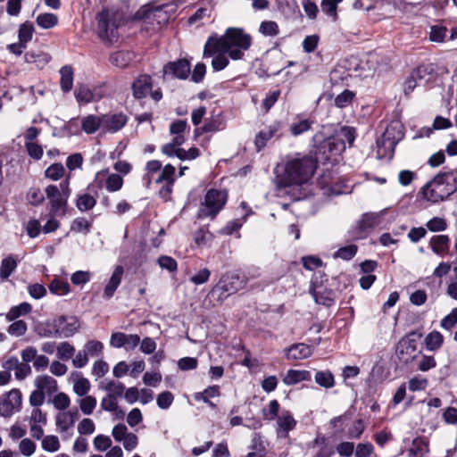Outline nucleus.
Masks as SVG:
<instances>
[{
	"instance_id": "f257e3e1",
	"label": "nucleus",
	"mask_w": 457,
	"mask_h": 457,
	"mask_svg": "<svg viewBox=\"0 0 457 457\" xmlns=\"http://www.w3.org/2000/svg\"><path fill=\"white\" fill-rule=\"evenodd\" d=\"M317 168L316 161L309 155L287 156L274 169L275 183L278 188L306 185Z\"/></svg>"
},
{
	"instance_id": "f03ea898",
	"label": "nucleus",
	"mask_w": 457,
	"mask_h": 457,
	"mask_svg": "<svg viewBox=\"0 0 457 457\" xmlns=\"http://www.w3.org/2000/svg\"><path fill=\"white\" fill-rule=\"evenodd\" d=\"M252 45V37L242 29L228 28L220 37H210L205 43L204 56L211 57L216 51L227 52L232 60H242Z\"/></svg>"
},
{
	"instance_id": "7ed1b4c3",
	"label": "nucleus",
	"mask_w": 457,
	"mask_h": 457,
	"mask_svg": "<svg viewBox=\"0 0 457 457\" xmlns=\"http://www.w3.org/2000/svg\"><path fill=\"white\" fill-rule=\"evenodd\" d=\"M456 191L457 170L437 174L421 188L424 199L432 204L446 200Z\"/></svg>"
},
{
	"instance_id": "20e7f679",
	"label": "nucleus",
	"mask_w": 457,
	"mask_h": 457,
	"mask_svg": "<svg viewBox=\"0 0 457 457\" xmlns=\"http://www.w3.org/2000/svg\"><path fill=\"white\" fill-rule=\"evenodd\" d=\"M97 34L99 37L109 43L115 42L119 37V28L125 23V13L117 8H104L96 14Z\"/></svg>"
},
{
	"instance_id": "39448f33",
	"label": "nucleus",
	"mask_w": 457,
	"mask_h": 457,
	"mask_svg": "<svg viewBox=\"0 0 457 457\" xmlns=\"http://www.w3.org/2000/svg\"><path fill=\"white\" fill-rule=\"evenodd\" d=\"M228 198V191L225 189H209L200 202L196 217L213 220L223 210Z\"/></svg>"
},
{
	"instance_id": "423d86ee",
	"label": "nucleus",
	"mask_w": 457,
	"mask_h": 457,
	"mask_svg": "<svg viewBox=\"0 0 457 457\" xmlns=\"http://www.w3.org/2000/svg\"><path fill=\"white\" fill-rule=\"evenodd\" d=\"M46 196L49 200L52 215H64L68 199L71 194L70 188V177H67L58 186L49 185L45 189Z\"/></svg>"
},
{
	"instance_id": "0eeeda50",
	"label": "nucleus",
	"mask_w": 457,
	"mask_h": 457,
	"mask_svg": "<svg viewBox=\"0 0 457 457\" xmlns=\"http://www.w3.org/2000/svg\"><path fill=\"white\" fill-rule=\"evenodd\" d=\"M422 337L420 333L410 332L400 339L396 345L395 353L400 361L409 363L418 356V339Z\"/></svg>"
},
{
	"instance_id": "6e6552de",
	"label": "nucleus",
	"mask_w": 457,
	"mask_h": 457,
	"mask_svg": "<svg viewBox=\"0 0 457 457\" xmlns=\"http://www.w3.org/2000/svg\"><path fill=\"white\" fill-rule=\"evenodd\" d=\"M245 284V278H241L238 274L227 273L220 278L212 292H220L219 298L222 300L243 288Z\"/></svg>"
},
{
	"instance_id": "1a4fd4ad",
	"label": "nucleus",
	"mask_w": 457,
	"mask_h": 457,
	"mask_svg": "<svg viewBox=\"0 0 457 457\" xmlns=\"http://www.w3.org/2000/svg\"><path fill=\"white\" fill-rule=\"evenodd\" d=\"M22 395L19 389L11 391L0 396V416L10 418L21 408Z\"/></svg>"
},
{
	"instance_id": "9d476101",
	"label": "nucleus",
	"mask_w": 457,
	"mask_h": 457,
	"mask_svg": "<svg viewBox=\"0 0 457 457\" xmlns=\"http://www.w3.org/2000/svg\"><path fill=\"white\" fill-rule=\"evenodd\" d=\"M356 137L355 129L353 127H342L337 136L326 141L322 147L335 149L337 152H342L345 149V145L351 146Z\"/></svg>"
},
{
	"instance_id": "9b49d317",
	"label": "nucleus",
	"mask_w": 457,
	"mask_h": 457,
	"mask_svg": "<svg viewBox=\"0 0 457 457\" xmlns=\"http://www.w3.org/2000/svg\"><path fill=\"white\" fill-rule=\"evenodd\" d=\"M386 210H382L378 212H366L361 216V219L359 220L357 228L358 235L356 237L361 238L364 237L369 231L372 228L379 226L382 222L383 216L385 215Z\"/></svg>"
},
{
	"instance_id": "f8f14e48",
	"label": "nucleus",
	"mask_w": 457,
	"mask_h": 457,
	"mask_svg": "<svg viewBox=\"0 0 457 457\" xmlns=\"http://www.w3.org/2000/svg\"><path fill=\"white\" fill-rule=\"evenodd\" d=\"M79 327L76 317L61 316L55 321L54 337H69L74 335Z\"/></svg>"
},
{
	"instance_id": "ddd939ff",
	"label": "nucleus",
	"mask_w": 457,
	"mask_h": 457,
	"mask_svg": "<svg viewBox=\"0 0 457 457\" xmlns=\"http://www.w3.org/2000/svg\"><path fill=\"white\" fill-rule=\"evenodd\" d=\"M190 62L187 59L170 62L163 67V73L179 79H186L190 74Z\"/></svg>"
},
{
	"instance_id": "4468645a",
	"label": "nucleus",
	"mask_w": 457,
	"mask_h": 457,
	"mask_svg": "<svg viewBox=\"0 0 457 457\" xmlns=\"http://www.w3.org/2000/svg\"><path fill=\"white\" fill-rule=\"evenodd\" d=\"M136 20L145 21L147 23L153 24L156 21L158 25L167 21L166 13L160 6L152 8L148 5L142 6L135 14Z\"/></svg>"
},
{
	"instance_id": "2eb2a0df",
	"label": "nucleus",
	"mask_w": 457,
	"mask_h": 457,
	"mask_svg": "<svg viewBox=\"0 0 457 457\" xmlns=\"http://www.w3.org/2000/svg\"><path fill=\"white\" fill-rule=\"evenodd\" d=\"M128 121V117L122 112L107 113L102 115V129L108 133H116L120 130Z\"/></svg>"
},
{
	"instance_id": "dca6fc26",
	"label": "nucleus",
	"mask_w": 457,
	"mask_h": 457,
	"mask_svg": "<svg viewBox=\"0 0 457 457\" xmlns=\"http://www.w3.org/2000/svg\"><path fill=\"white\" fill-rule=\"evenodd\" d=\"M95 181L98 184V187H102V183L104 181V187L108 192L119 191L123 186V179L120 175L116 173L108 174L107 170L97 172Z\"/></svg>"
},
{
	"instance_id": "f3484780",
	"label": "nucleus",
	"mask_w": 457,
	"mask_h": 457,
	"mask_svg": "<svg viewBox=\"0 0 457 457\" xmlns=\"http://www.w3.org/2000/svg\"><path fill=\"white\" fill-rule=\"evenodd\" d=\"M277 419V434L278 436L286 438L288 436L289 431L293 430L296 426V420L288 410H282Z\"/></svg>"
},
{
	"instance_id": "a211bd4d",
	"label": "nucleus",
	"mask_w": 457,
	"mask_h": 457,
	"mask_svg": "<svg viewBox=\"0 0 457 457\" xmlns=\"http://www.w3.org/2000/svg\"><path fill=\"white\" fill-rule=\"evenodd\" d=\"M153 88L152 78L149 75L138 76L132 84L133 96L137 99L146 97Z\"/></svg>"
},
{
	"instance_id": "6ab92c4d",
	"label": "nucleus",
	"mask_w": 457,
	"mask_h": 457,
	"mask_svg": "<svg viewBox=\"0 0 457 457\" xmlns=\"http://www.w3.org/2000/svg\"><path fill=\"white\" fill-rule=\"evenodd\" d=\"M123 273H124V269L122 266L118 265L114 269L108 283L106 284V286L104 287V295H103L104 298L110 299L113 296L115 291L117 290L118 287L120 286V284L121 282Z\"/></svg>"
},
{
	"instance_id": "aec40b11",
	"label": "nucleus",
	"mask_w": 457,
	"mask_h": 457,
	"mask_svg": "<svg viewBox=\"0 0 457 457\" xmlns=\"http://www.w3.org/2000/svg\"><path fill=\"white\" fill-rule=\"evenodd\" d=\"M78 415L79 411L77 409L71 410L69 411L59 412L55 416V424L61 429V431L65 432L73 427Z\"/></svg>"
},
{
	"instance_id": "412c9836",
	"label": "nucleus",
	"mask_w": 457,
	"mask_h": 457,
	"mask_svg": "<svg viewBox=\"0 0 457 457\" xmlns=\"http://www.w3.org/2000/svg\"><path fill=\"white\" fill-rule=\"evenodd\" d=\"M312 354V348L303 343L293 345L286 350L287 358L289 360H303Z\"/></svg>"
},
{
	"instance_id": "4be33fe9",
	"label": "nucleus",
	"mask_w": 457,
	"mask_h": 457,
	"mask_svg": "<svg viewBox=\"0 0 457 457\" xmlns=\"http://www.w3.org/2000/svg\"><path fill=\"white\" fill-rule=\"evenodd\" d=\"M27 63H33L38 69H43L51 60L49 54L41 50H30L24 55Z\"/></svg>"
},
{
	"instance_id": "5701e85b",
	"label": "nucleus",
	"mask_w": 457,
	"mask_h": 457,
	"mask_svg": "<svg viewBox=\"0 0 457 457\" xmlns=\"http://www.w3.org/2000/svg\"><path fill=\"white\" fill-rule=\"evenodd\" d=\"M377 157L378 159H392L395 153V145L386 140L381 136L376 141Z\"/></svg>"
},
{
	"instance_id": "b1692460",
	"label": "nucleus",
	"mask_w": 457,
	"mask_h": 457,
	"mask_svg": "<svg viewBox=\"0 0 457 457\" xmlns=\"http://www.w3.org/2000/svg\"><path fill=\"white\" fill-rule=\"evenodd\" d=\"M450 238L447 235H438L431 237L430 247L437 255L444 256L449 251Z\"/></svg>"
},
{
	"instance_id": "393cba45",
	"label": "nucleus",
	"mask_w": 457,
	"mask_h": 457,
	"mask_svg": "<svg viewBox=\"0 0 457 457\" xmlns=\"http://www.w3.org/2000/svg\"><path fill=\"white\" fill-rule=\"evenodd\" d=\"M35 386L45 394H54L57 391V381L48 375L37 376L35 378Z\"/></svg>"
},
{
	"instance_id": "a878e982",
	"label": "nucleus",
	"mask_w": 457,
	"mask_h": 457,
	"mask_svg": "<svg viewBox=\"0 0 457 457\" xmlns=\"http://www.w3.org/2000/svg\"><path fill=\"white\" fill-rule=\"evenodd\" d=\"M428 453V442L426 437L413 439L411 446L407 451L408 457H425Z\"/></svg>"
},
{
	"instance_id": "bb28decb",
	"label": "nucleus",
	"mask_w": 457,
	"mask_h": 457,
	"mask_svg": "<svg viewBox=\"0 0 457 457\" xmlns=\"http://www.w3.org/2000/svg\"><path fill=\"white\" fill-rule=\"evenodd\" d=\"M81 129L87 134H93L102 129V115L88 114L80 120Z\"/></svg>"
},
{
	"instance_id": "cd10ccee",
	"label": "nucleus",
	"mask_w": 457,
	"mask_h": 457,
	"mask_svg": "<svg viewBox=\"0 0 457 457\" xmlns=\"http://www.w3.org/2000/svg\"><path fill=\"white\" fill-rule=\"evenodd\" d=\"M135 55L130 51L120 50L111 54L109 60L112 64L119 68H126L133 61Z\"/></svg>"
},
{
	"instance_id": "c85d7f7f",
	"label": "nucleus",
	"mask_w": 457,
	"mask_h": 457,
	"mask_svg": "<svg viewBox=\"0 0 457 457\" xmlns=\"http://www.w3.org/2000/svg\"><path fill=\"white\" fill-rule=\"evenodd\" d=\"M312 379V374L308 370H289L283 378V382L287 386L295 385L302 381Z\"/></svg>"
},
{
	"instance_id": "c756f323",
	"label": "nucleus",
	"mask_w": 457,
	"mask_h": 457,
	"mask_svg": "<svg viewBox=\"0 0 457 457\" xmlns=\"http://www.w3.org/2000/svg\"><path fill=\"white\" fill-rule=\"evenodd\" d=\"M60 87L63 93H68L73 87V69L70 65L62 66L60 69Z\"/></svg>"
},
{
	"instance_id": "7c9ffc66",
	"label": "nucleus",
	"mask_w": 457,
	"mask_h": 457,
	"mask_svg": "<svg viewBox=\"0 0 457 457\" xmlns=\"http://www.w3.org/2000/svg\"><path fill=\"white\" fill-rule=\"evenodd\" d=\"M219 386H212L205 388L203 392L195 394V399L196 401H203L207 403L210 407L215 408L216 405L211 401V398L217 397L220 395Z\"/></svg>"
},
{
	"instance_id": "2f4dec72",
	"label": "nucleus",
	"mask_w": 457,
	"mask_h": 457,
	"mask_svg": "<svg viewBox=\"0 0 457 457\" xmlns=\"http://www.w3.org/2000/svg\"><path fill=\"white\" fill-rule=\"evenodd\" d=\"M386 140H389L394 145H397V143L403 137V132L402 130V125L395 122L388 125L382 134Z\"/></svg>"
},
{
	"instance_id": "473e14b6",
	"label": "nucleus",
	"mask_w": 457,
	"mask_h": 457,
	"mask_svg": "<svg viewBox=\"0 0 457 457\" xmlns=\"http://www.w3.org/2000/svg\"><path fill=\"white\" fill-rule=\"evenodd\" d=\"M96 204V198L88 193H82L77 195L76 206L82 212L92 210Z\"/></svg>"
},
{
	"instance_id": "72a5a7b5",
	"label": "nucleus",
	"mask_w": 457,
	"mask_h": 457,
	"mask_svg": "<svg viewBox=\"0 0 457 457\" xmlns=\"http://www.w3.org/2000/svg\"><path fill=\"white\" fill-rule=\"evenodd\" d=\"M424 343L427 350L434 352L442 347L444 337L439 331L435 330L426 336Z\"/></svg>"
},
{
	"instance_id": "f704fd0d",
	"label": "nucleus",
	"mask_w": 457,
	"mask_h": 457,
	"mask_svg": "<svg viewBox=\"0 0 457 457\" xmlns=\"http://www.w3.org/2000/svg\"><path fill=\"white\" fill-rule=\"evenodd\" d=\"M74 96L79 104H87L94 101V92L86 85H79L74 91Z\"/></svg>"
},
{
	"instance_id": "c9c22d12",
	"label": "nucleus",
	"mask_w": 457,
	"mask_h": 457,
	"mask_svg": "<svg viewBox=\"0 0 457 457\" xmlns=\"http://www.w3.org/2000/svg\"><path fill=\"white\" fill-rule=\"evenodd\" d=\"M278 132L276 126H270L268 129L261 130L255 137V145L258 150H261L266 145L268 140L273 137Z\"/></svg>"
},
{
	"instance_id": "e433bc0d",
	"label": "nucleus",
	"mask_w": 457,
	"mask_h": 457,
	"mask_svg": "<svg viewBox=\"0 0 457 457\" xmlns=\"http://www.w3.org/2000/svg\"><path fill=\"white\" fill-rule=\"evenodd\" d=\"M343 0H321V11L334 21H337V7Z\"/></svg>"
},
{
	"instance_id": "4c0bfd02",
	"label": "nucleus",
	"mask_w": 457,
	"mask_h": 457,
	"mask_svg": "<svg viewBox=\"0 0 457 457\" xmlns=\"http://www.w3.org/2000/svg\"><path fill=\"white\" fill-rule=\"evenodd\" d=\"M36 22L40 28L48 29L58 24V17L56 14L50 12L40 13L37 15Z\"/></svg>"
},
{
	"instance_id": "58836bf2",
	"label": "nucleus",
	"mask_w": 457,
	"mask_h": 457,
	"mask_svg": "<svg viewBox=\"0 0 457 457\" xmlns=\"http://www.w3.org/2000/svg\"><path fill=\"white\" fill-rule=\"evenodd\" d=\"M312 295L317 303L330 306L334 303V293L332 290L322 289L313 290Z\"/></svg>"
},
{
	"instance_id": "ea45409f",
	"label": "nucleus",
	"mask_w": 457,
	"mask_h": 457,
	"mask_svg": "<svg viewBox=\"0 0 457 457\" xmlns=\"http://www.w3.org/2000/svg\"><path fill=\"white\" fill-rule=\"evenodd\" d=\"M17 262L12 256H8L2 260L0 266V278L2 280H6L11 274L15 270Z\"/></svg>"
},
{
	"instance_id": "a19ab883",
	"label": "nucleus",
	"mask_w": 457,
	"mask_h": 457,
	"mask_svg": "<svg viewBox=\"0 0 457 457\" xmlns=\"http://www.w3.org/2000/svg\"><path fill=\"white\" fill-rule=\"evenodd\" d=\"M49 290L57 295H65L70 292V285L65 280L54 278L49 284Z\"/></svg>"
},
{
	"instance_id": "79ce46f5",
	"label": "nucleus",
	"mask_w": 457,
	"mask_h": 457,
	"mask_svg": "<svg viewBox=\"0 0 457 457\" xmlns=\"http://www.w3.org/2000/svg\"><path fill=\"white\" fill-rule=\"evenodd\" d=\"M228 53L223 51H216L212 55V68L214 71H220L224 70L229 63L228 59Z\"/></svg>"
},
{
	"instance_id": "37998d69",
	"label": "nucleus",
	"mask_w": 457,
	"mask_h": 457,
	"mask_svg": "<svg viewBox=\"0 0 457 457\" xmlns=\"http://www.w3.org/2000/svg\"><path fill=\"white\" fill-rule=\"evenodd\" d=\"M32 310L31 305L29 303H21L17 306H13L6 314L8 320H14L17 318L29 313Z\"/></svg>"
},
{
	"instance_id": "c03bdc74",
	"label": "nucleus",
	"mask_w": 457,
	"mask_h": 457,
	"mask_svg": "<svg viewBox=\"0 0 457 457\" xmlns=\"http://www.w3.org/2000/svg\"><path fill=\"white\" fill-rule=\"evenodd\" d=\"M314 379L319 386L325 388H331L335 385L334 376L328 370L316 372Z\"/></svg>"
},
{
	"instance_id": "a18cd8bd",
	"label": "nucleus",
	"mask_w": 457,
	"mask_h": 457,
	"mask_svg": "<svg viewBox=\"0 0 457 457\" xmlns=\"http://www.w3.org/2000/svg\"><path fill=\"white\" fill-rule=\"evenodd\" d=\"M83 350L88 358L98 357L103 353L104 345L98 340H89L85 344Z\"/></svg>"
},
{
	"instance_id": "49530a36",
	"label": "nucleus",
	"mask_w": 457,
	"mask_h": 457,
	"mask_svg": "<svg viewBox=\"0 0 457 457\" xmlns=\"http://www.w3.org/2000/svg\"><path fill=\"white\" fill-rule=\"evenodd\" d=\"M225 128L223 120L219 117H212L210 120H206L204 125L201 128L202 133L216 132L222 130Z\"/></svg>"
},
{
	"instance_id": "de8ad7c7",
	"label": "nucleus",
	"mask_w": 457,
	"mask_h": 457,
	"mask_svg": "<svg viewBox=\"0 0 457 457\" xmlns=\"http://www.w3.org/2000/svg\"><path fill=\"white\" fill-rule=\"evenodd\" d=\"M92 223L84 217H78L73 220L71 230L76 233L87 234L90 232Z\"/></svg>"
},
{
	"instance_id": "09e8293b",
	"label": "nucleus",
	"mask_w": 457,
	"mask_h": 457,
	"mask_svg": "<svg viewBox=\"0 0 457 457\" xmlns=\"http://www.w3.org/2000/svg\"><path fill=\"white\" fill-rule=\"evenodd\" d=\"M65 169L63 165L60 162L54 163L50 165L46 170H45V176L46 178L56 181L62 179L64 175Z\"/></svg>"
},
{
	"instance_id": "8fccbe9b",
	"label": "nucleus",
	"mask_w": 457,
	"mask_h": 457,
	"mask_svg": "<svg viewBox=\"0 0 457 457\" xmlns=\"http://www.w3.org/2000/svg\"><path fill=\"white\" fill-rule=\"evenodd\" d=\"M432 71L433 69L428 66L420 65L412 71L411 76H412L420 85L423 82L428 83L430 79L427 77L431 75Z\"/></svg>"
},
{
	"instance_id": "3c124183",
	"label": "nucleus",
	"mask_w": 457,
	"mask_h": 457,
	"mask_svg": "<svg viewBox=\"0 0 457 457\" xmlns=\"http://www.w3.org/2000/svg\"><path fill=\"white\" fill-rule=\"evenodd\" d=\"M312 121L308 119H300L298 121L294 122L290 127V132L293 136L297 137L312 127Z\"/></svg>"
},
{
	"instance_id": "603ef678",
	"label": "nucleus",
	"mask_w": 457,
	"mask_h": 457,
	"mask_svg": "<svg viewBox=\"0 0 457 457\" xmlns=\"http://www.w3.org/2000/svg\"><path fill=\"white\" fill-rule=\"evenodd\" d=\"M280 405L277 400H271L267 408L262 409V415L266 420H275L280 413Z\"/></svg>"
},
{
	"instance_id": "864d4df0",
	"label": "nucleus",
	"mask_w": 457,
	"mask_h": 457,
	"mask_svg": "<svg viewBox=\"0 0 457 457\" xmlns=\"http://www.w3.org/2000/svg\"><path fill=\"white\" fill-rule=\"evenodd\" d=\"M34 26L31 22L26 21L20 26L19 40L22 44H27L32 39Z\"/></svg>"
},
{
	"instance_id": "5fc2aeb1",
	"label": "nucleus",
	"mask_w": 457,
	"mask_h": 457,
	"mask_svg": "<svg viewBox=\"0 0 457 457\" xmlns=\"http://www.w3.org/2000/svg\"><path fill=\"white\" fill-rule=\"evenodd\" d=\"M79 405L85 415H90L96 406V399L92 395H85L79 400Z\"/></svg>"
},
{
	"instance_id": "6e6d98bb",
	"label": "nucleus",
	"mask_w": 457,
	"mask_h": 457,
	"mask_svg": "<svg viewBox=\"0 0 457 457\" xmlns=\"http://www.w3.org/2000/svg\"><path fill=\"white\" fill-rule=\"evenodd\" d=\"M355 457H378L374 446L370 443L358 444L354 452Z\"/></svg>"
},
{
	"instance_id": "4d7b16f0",
	"label": "nucleus",
	"mask_w": 457,
	"mask_h": 457,
	"mask_svg": "<svg viewBox=\"0 0 457 457\" xmlns=\"http://www.w3.org/2000/svg\"><path fill=\"white\" fill-rule=\"evenodd\" d=\"M56 350L58 358L62 361L70 360L75 353L74 346L68 342H62L59 344Z\"/></svg>"
},
{
	"instance_id": "13d9d810",
	"label": "nucleus",
	"mask_w": 457,
	"mask_h": 457,
	"mask_svg": "<svg viewBox=\"0 0 457 457\" xmlns=\"http://www.w3.org/2000/svg\"><path fill=\"white\" fill-rule=\"evenodd\" d=\"M357 246L355 245H349L346 246L340 247L335 253V258H340L345 261L353 259L357 253Z\"/></svg>"
},
{
	"instance_id": "bf43d9fd",
	"label": "nucleus",
	"mask_w": 457,
	"mask_h": 457,
	"mask_svg": "<svg viewBox=\"0 0 457 457\" xmlns=\"http://www.w3.org/2000/svg\"><path fill=\"white\" fill-rule=\"evenodd\" d=\"M259 32L266 37H275L278 34L279 29L277 22L265 21L261 23Z\"/></svg>"
},
{
	"instance_id": "052dcab7",
	"label": "nucleus",
	"mask_w": 457,
	"mask_h": 457,
	"mask_svg": "<svg viewBox=\"0 0 457 457\" xmlns=\"http://www.w3.org/2000/svg\"><path fill=\"white\" fill-rule=\"evenodd\" d=\"M175 167L171 164L164 166L158 178L155 179V183L170 182L174 183L175 179Z\"/></svg>"
},
{
	"instance_id": "680f3d73",
	"label": "nucleus",
	"mask_w": 457,
	"mask_h": 457,
	"mask_svg": "<svg viewBox=\"0 0 457 457\" xmlns=\"http://www.w3.org/2000/svg\"><path fill=\"white\" fill-rule=\"evenodd\" d=\"M104 390L109 392V395H113V397L118 398L123 395L125 386L121 382L110 380L104 386Z\"/></svg>"
},
{
	"instance_id": "e2e57ef3",
	"label": "nucleus",
	"mask_w": 457,
	"mask_h": 457,
	"mask_svg": "<svg viewBox=\"0 0 457 457\" xmlns=\"http://www.w3.org/2000/svg\"><path fill=\"white\" fill-rule=\"evenodd\" d=\"M42 448L47 452H56L60 449V442L56 436H46L42 439Z\"/></svg>"
},
{
	"instance_id": "0e129e2a",
	"label": "nucleus",
	"mask_w": 457,
	"mask_h": 457,
	"mask_svg": "<svg viewBox=\"0 0 457 457\" xmlns=\"http://www.w3.org/2000/svg\"><path fill=\"white\" fill-rule=\"evenodd\" d=\"M25 147L29 156L36 161H38L42 158L44 150L42 145L36 142H29L25 143Z\"/></svg>"
},
{
	"instance_id": "69168bd1",
	"label": "nucleus",
	"mask_w": 457,
	"mask_h": 457,
	"mask_svg": "<svg viewBox=\"0 0 457 457\" xmlns=\"http://www.w3.org/2000/svg\"><path fill=\"white\" fill-rule=\"evenodd\" d=\"M353 97L354 94L352 91L345 89L335 98V105L338 108L346 107L351 104Z\"/></svg>"
},
{
	"instance_id": "338daca9",
	"label": "nucleus",
	"mask_w": 457,
	"mask_h": 457,
	"mask_svg": "<svg viewBox=\"0 0 457 457\" xmlns=\"http://www.w3.org/2000/svg\"><path fill=\"white\" fill-rule=\"evenodd\" d=\"M174 401V395L170 391H164L158 395L156 403L162 410L168 409Z\"/></svg>"
},
{
	"instance_id": "774afa93",
	"label": "nucleus",
	"mask_w": 457,
	"mask_h": 457,
	"mask_svg": "<svg viewBox=\"0 0 457 457\" xmlns=\"http://www.w3.org/2000/svg\"><path fill=\"white\" fill-rule=\"evenodd\" d=\"M457 323V308H453L449 314H447L441 320V327L444 329L451 330Z\"/></svg>"
}]
</instances>
